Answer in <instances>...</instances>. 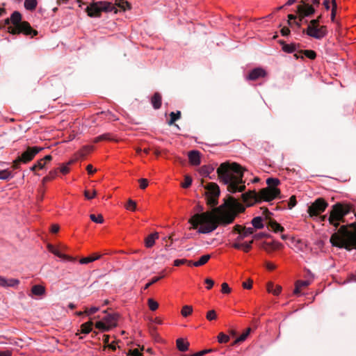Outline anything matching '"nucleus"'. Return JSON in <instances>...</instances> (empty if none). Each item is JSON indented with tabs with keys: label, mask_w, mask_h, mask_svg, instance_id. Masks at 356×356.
<instances>
[{
	"label": "nucleus",
	"mask_w": 356,
	"mask_h": 356,
	"mask_svg": "<svg viewBox=\"0 0 356 356\" xmlns=\"http://www.w3.org/2000/svg\"><path fill=\"white\" fill-rule=\"evenodd\" d=\"M245 211L244 206L234 197L229 196L224 205L211 211L195 213L188 220L191 228L200 234H209L217 229L218 225H227L234 222L238 213Z\"/></svg>",
	"instance_id": "nucleus-1"
},
{
	"label": "nucleus",
	"mask_w": 356,
	"mask_h": 356,
	"mask_svg": "<svg viewBox=\"0 0 356 356\" xmlns=\"http://www.w3.org/2000/svg\"><path fill=\"white\" fill-rule=\"evenodd\" d=\"M243 168L236 163H222L217 169L218 177L221 182L227 186L230 193L242 192L245 189L243 181Z\"/></svg>",
	"instance_id": "nucleus-2"
},
{
	"label": "nucleus",
	"mask_w": 356,
	"mask_h": 356,
	"mask_svg": "<svg viewBox=\"0 0 356 356\" xmlns=\"http://www.w3.org/2000/svg\"><path fill=\"white\" fill-rule=\"evenodd\" d=\"M330 242L333 246L348 251L356 249V222L341 226L332 234Z\"/></svg>",
	"instance_id": "nucleus-3"
},
{
	"label": "nucleus",
	"mask_w": 356,
	"mask_h": 356,
	"mask_svg": "<svg viewBox=\"0 0 356 356\" xmlns=\"http://www.w3.org/2000/svg\"><path fill=\"white\" fill-rule=\"evenodd\" d=\"M22 15L19 11H14L10 18L3 20L2 27L8 26V32L12 35L23 33L31 37L38 35V31L33 29L26 21H22Z\"/></svg>",
	"instance_id": "nucleus-4"
},
{
	"label": "nucleus",
	"mask_w": 356,
	"mask_h": 356,
	"mask_svg": "<svg viewBox=\"0 0 356 356\" xmlns=\"http://www.w3.org/2000/svg\"><path fill=\"white\" fill-rule=\"evenodd\" d=\"M350 204L338 202L332 207L328 218L329 223L334 227V230L339 226L340 222H345L344 217L352 211Z\"/></svg>",
	"instance_id": "nucleus-5"
},
{
	"label": "nucleus",
	"mask_w": 356,
	"mask_h": 356,
	"mask_svg": "<svg viewBox=\"0 0 356 356\" xmlns=\"http://www.w3.org/2000/svg\"><path fill=\"white\" fill-rule=\"evenodd\" d=\"M86 12L90 17H99L102 12H114L117 13L118 10L112 3L108 1H93L86 8Z\"/></svg>",
	"instance_id": "nucleus-6"
},
{
	"label": "nucleus",
	"mask_w": 356,
	"mask_h": 356,
	"mask_svg": "<svg viewBox=\"0 0 356 356\" xmlns=\"http://www.w3.org/2000/svg\"><path fill=\"white\" fill-rule=\"evenodd\" d=\"M268 187L262 188L260 191V197L264 201H271L279 197L280 190L276 186L280 184V181L277 178L270 177L266 180Z\"/></svg>",
	"instance_id": "nucleus-7"
},
{
	"label": "nucleus",
	"mask_w": 356,
	"mask_h": 356,
	"mask_svg": "<svg viewBox=\"0 0 356 356\" xmlns=\"http://www.w3.org/2000/svg\"><path fill=\"white\" fill-rule=\"evenodd\" d=\"M44 148L39 147H28L21 156H18L14 161L13 168L18 169L22 163H27L32 161L35 156L41 152Z\"/></svg>",
	"instance_id": "nucleus-8"
},
{
	"label": "nucleus",
	"mask_w": 356,
	"mask_h": 356,
	"mask_svg": "<svg viewBox=\"0 0 356 356\" xmlns=\"http://www.w3.org/2000/svg\"><path fill=\"white\" fill-rule=\"evenodd\" d=\"M207 203L211 206L218 204V198L220 195V189L218 186L213 182H211L205 187Z\"/></svg>",
	"instance_id": "nucleus-9"
},
{
	"label": "nucleus",
	"mask_w": 356,
	"mask_h": 356,
	"mask_svg": "<svg viewBox=\"0 0 356 356\" xmlns=\"http://www.w3.org/2000/svg\"><path fill=\"white\" fill-rule=\"evenodd\" d=\"M327 205L324 199L318 198L308 207L307 212L311 217L318 216L325 210Z\"/></svg>",
	"instance_id": "nucleus-10"
},
{
	"label": "nucleus",
	"mask_w": 356,
	"mask_h": 356,
	"mask_svg": "<svg viewBox=\"0 0 356 356\" xmlns=\"http://www.w3.org/2000/svg\"><path fill=\"white\" fill-rule=\"evenodd\" d=\"M303 33H306L307 35L315 39L321 40L327 35V31L325 26H308L306 30L303 31Z\"/></svg>",
	"instance_id": "nucleus-11"
},
{
	"label": "nucleus",
	"mask_w": 356,
	"mask_h": 356,
	"mask_svg": "<svg viewBox=\"0 0 356 356\" xmlns=\"http://www.w3.org/2000/svg\"><path fill=\"white\" fill-rule=\"evenodd\" d=\"M243 202L248 206H252L254 202H260V192L257 193L255 191H249L241 195Z\"/></svg>",
	"instance_id": "nucleus-12"
},
{
	"label": "nucleus",
	"mask_w": 356,
	"mask_h": 356,
	"mask_svg": "<svg viewBox=\"0 0 356 356\" xmlns=\"http://www.w3.org/2000/svg\"><path fill=\"white\" fill-rule=\"evenodd\" d=\"M302 5H299L297 8V12L299 14L300 22L305 17H309L315 13L314 8L309 5V3H305L303 1H301Z\"/></svg>",
	"instance_id": "nucleus-13"
},
{
	"label": "nucleus",
	"mask_w": 356,
	"mask_h": 356,
	"mask_svg": "<svg viewBox=\"0 0 356 356\" xmlns=\"http://www.w3.org/2000/svg\"><path fill=\"white\" fill-rule=\"evenodd\" d=\"M104 313L106 314V316H104L102 320L111 329L116 327L119 317L118 314L115 313L108 314L106 310H105Z\"/></svg>",
	"instance_id": "nucleus-14"
},
{
	"label": "nucleus",
	"mask_w": 356,
	"mask_h": 356,
	"mask_svg": "<svg viewBox=\"0 0 356 356\" xmlns=\"http://www.w3.org/2000/svg\"><path fill=\"white\" fill-rule=\"evenodd\" d=\"M47 248L49 252H51V253L61 259H65L69 261H76V258L62 253L58 248H55L53 245L48 244Z\"/></svg>",
	"instance_id": "nucleus-15"
},
{
	"label": "nucleus",
	"mask_w": 356,
	"mask_h": 356,
	"mask_svg": "<svg viewBox=\"0 0 356 356\" xmlns=\"http://www.w3.org/2000/svg\"><path fill=\"white\" fill-rule=\"evenodd\" d=\"M266 75V71L260 67L254 68L248 74L247 79L252 81H255L260 77H264Z\"/></svg>",
	"instance_id": "nucleus-16"
},
{
	"label": "nucleus",
	"mask_w": 356,
	"mask_h": 356,
	"mask_svg": "<svg viewBox=\"0 0 356 356\" xmlns=\"http://www.w3.org/2000/svg\"><path fill=\"white\" fill-rule=\"evenodd\" d=\"M189 162L193 165H199L201 163L200 152L197 150H192L188 152Z\"/></svg>",
	"instance_id": "nucleus-17"
},
{
	"label": "nucleus",
	"mask_w": 356,
	"mask_h": 356,
	"mask_svg": "<svg viewBox=\"0 0 356 356\" xmlns=\"http://www.w3.org/2000/svg\"><path fill=\"white\" fill-rule=\"evenodd\" d=\"M19 284V281L17 279H6L4 277L0 275V286L2 287H15Z\"/></svg>",
	"instance_id": "nucleus-18"
},
{
	"label": "nucleus",
	"mask_w": 356,
	"mask_h": 356,
	"mask_svg": "<svg viewBox=\"0 0 356 356\" xmlns=\"http://www.w3.org/2000/svg\"><path fill=\"white\" fill-rule=\"evenodd\" d=\"M279 43L282 46V50L286 53H293V52L296 51L297 48L300 47V44H296V43H291L289 44H286L283 40H280Z\"/></svg>",
	"instance_id": "nucleus-19"
},
{
	"label": "nucleus",
	"mask_w": 356,
	"mask_h": 356,
	"mask_svg": "<svg viewBox=\"0 0 356 356\" xmlns=\"http://www.w3.org/2000/svg\"><path fill=\"white\" fill-rule=\"evenodd\" d=\"M113 5L115 6L116 10V7H118L122 11L129 10L131 9V3L126 0H115V4Z\"/></svg>",
	"instance_id": "nucleus-20"
},
{
	"label": "nucleus",
	"mask_w": 356,
	"mask_h": 356,
	"mask_svg": "<svg viewBox=\"0 0 356 356\" xmlns=\"http://www.w3.org/2000/svg\"><path fill=\"white\" fill-rule=\"evenodd\" d=\"M254 232V228L245 227L236 240V241H241L248 236L253 234Z\"/></svg>",
	"instance_id": "nucleus-21"
},
{
	"label": "nucleus",
	"mask_w": 356,
	"mask_h": 356,
	"mask_svg": "<svg viewBox=\"0 0 356 356\" xmlns=\"http://www.w3.org/2000/svg\"><path fill=\"white\" fill-rule=\"evenodd\" d=\"M162 97L159 92H155L151 99V103L154 109H159L161 106Z\"/></svg>",
	"instance_id": "nucleus-22"
},
{
	"label": "nucleus",
	"mask_w": 356,
	"mask_h": 356,
	"mask_svg": "<svg viewBox=\"0 0 356 356\" xmlns=\"http://www.w3.org/2000/svg\"><path fill=\"white\" fill-rule=\"evenodd\" d=\"M157 238H159L158 232H154L148 235L145 239V246L147 248H152L155 243V240Z\"/></svg>",
	"instance_id": "nucleus-23"
},
{
	"label": "nucleus",
	"mask_w": 356,
	"mask_h": 356,
	"mask_svg": "<svg viewBox=\"0 0 356 356\" xmlns=\"http://www.w3.org/2000/svg\"><path fill=\"white\" fill-rule=\"evenodd\" d=\"M280 244L279 243H275V242H264L262 244H261V248L264 249L265 251H266L267 252H270L272 251H273L274 250L278 248V246L280 245Z\"/></svg>",
	"instance_id": "nucleus-24"
},
{
	"label": "nucleus",
	"mask_w": 356,
	"mask_h": 356,
	"mask_svg": "<svg viewBox=\"0 0 356 356\" xmlns=\"http://www.w3.org/2000/svg\"><path fill=\"white\" fill-rule=\"evenodd\" d=\"M268 227H270L273 232H282L284 230V228L277 223L275 220L269 218L268 222Z\"/></svg>",
	"instance_id": "nucleus-25"
},
{
	"label": "nucleus",
	"mask_w": 356,
	"mask_h": 356,
	"mask_svg": "<svg viewBox=\"0 0 356 356\" xmlns=\"http://www.w3.org/2000/svg\"><path fill=\"white\" fill-rule=\"evenodd\" d=\"M102 257V254L99 253H94L92 255H90L87 257H83L79 260V263L81 264H86L90 262H92L96 261Z\"/></svg>",
	"instance_id": "nucleus-26"
},
{
	"label": "nucleus",
	"mask_w": 356,
	"mask_h": 356,
	"mask_svg": "<svg viewBox=\"0 0 356 356\" xmlns=\"http://www.w3.org/2000/svg\"><path fill=\"white\" fill-rule=\"evenodd\" d=\"M267 291L269 293H272L275 296H277L282 291V286L280 285H277L275 289H274V284L273 282H268L267 284Z\"/></svg>",
	"instance_id": "nucleus-27"
},
{
	"label": "nucleus",
	"mask_w": 356,
	"mask_h": 356,
	"mask_svg": "<svg viewBox=\"0 0 356 356\" xmlns=\"http://www.w3.org/2000/svg\"><path fill=\"white\" fill-rule=\"evenodd\" d=\"M251 223L253 226L252 228H254V230L256 229H262L264 227V225L263 223V218L260 216H257V217H255L254 218L252 221H251Z\"/></svg>",
	"instance_id": "nucleus-28"
},
{
	"label": "nucleus",
	"mask_w": 356,
	"mask_h": 356,
	"mask_svg": "<svg viewBox=\"0 0 356 356\" xmlns=\"http://www.w3.org/2000/svg\"><path fill=\"white\" fill-rule=\"evenodd\" d=\"M189 346V343L185 341L183 339L180 338L177 340V347L179 350L181 352H185L188 350Z\"/></svg>",
	"instance_id": "nucleus-29"
},
{
	"label": "nucleus",
	"mask_w": 356,
	"mask_h": 356,
	"mask_svg": "<svg viewBox=\"0 0 356 356\" xmlns=\"http://www.w3.org/2000/svg\"><path fill=\"white\" fill-rule=\"evenodd\" d=\"M214 170V167L212 165H204L200 169V173L204 177H208Z\"/></svg>",
	"instance_id": "nucleus-30"
},
{
	"label": "nucleus",
	"mask_w": 356,
	"mask_h": 356,
	"mask_svg": "<svg viewBox=\"0 0 356 356\" xmlns=\"http://www.w3.org/2000/svg\"><path fill=\"white\" fill-rule=\"evenodd\" d=\"M93 325V322L92 321H89L85 323H83L81 325V332L83 334H88L92 331V327Z\"/></svg>",
	"instance_id": "nucleus-31"
},
{
	"label": "nucleus",
	"mask_w": 356,
	"mask_h": 356,
	"mask_svg": "<svg viewBox=\"0 0 356 356\" xmlns=\"http://www.w3.org/2000/svg\"><path fill=\"white\" fill-rule=\"evenodd\" d=\"M31 292L35 296H42L45 293V288L41 285H34L31 289Z\"/></svg>",
	"instance_id": "nucleus-32"
},
{
	"label": "nucleus",
	"mask_w": 356,
	"mask_h": 356,
	"mask_svg": "<svg viewBox=\"0 0 356 356\" xmlns=\"http://www.w3.org/2000/svg\"><path fill=\"white\" fill-rule=\"evenodd\" d=\"M37 1L36 0H25L24 1V8L27 10H34L37 7Z\"/></svg>",
	"instance_id": "nucleus-33"
},
{
	"label": "nucleus",
	"mask_w": 356,
	"mask_h": 356,
	"mask_svg": "<svg viewBox=\"0 0 356 356\" xmlns=\"http://www.w3.org/2000/svg\"><path fill=\"white\" fill-rule=\"evenodd\" d=\"M95 327L102 332H108L111 330V328L102 320L96 322Z\"/></svg>",
	"instance_id": "nucleus-34"
},
{
	"label": "nucleus",
	"mask_w": 356,
	"mask_h": 356,
	"mask_svg": "<svg viewBox=\"0 0 356 356\" xmlns=\"http://www.w3.org/2000/svg\"><path fill=\"white\" fill-rule=\"evenodd\" d=\"M58 169L51 170L49 174L42 179V183L44 184L46 182L54 179L58 175Z\"/></svg>",
	"instance_id": "nucleus-35"
},
{
	"label": "nucleus",
	"mask_w": 356,
	"mask_h": 356,
	"mask_svg": "<svg viewBox=\"0 0 356 356\" xmlns=\"http://www.w3.org/2000/svg\"><path fill=\"white\" fill-rule=\"evenodd\" d=\"M13 177V174L8 170H3L0 171V179L8 181Z\"/></svg>",
	"instance_id": "nucleus-36"
},
{
	"label": "nucleus",
	"mask_w": 356,
	"mask_h": 356,
	"mask_svg": "<svg viewBox=\"0 0 356 356\" xmlns=\"http://www.w3.org/2000/svg\"><path fill=\"white\" fill-rule=\"evenodd\" d=\"M181 112L180 111H177L176 113L175 112H171L170 113V120L168 122V125H172L175 124V122L179 120L180 118H181Z\"/></svg>",
	"instance_id": "nucleus-37"
},
{
	"label": "nucleus",
	"mask_w": 356,
	"mask_h": 356,
	"mask_svg": "<svg viewBox=\"0 0 356 356\" xmlns=\"http://www.w3.org/2000/svg\"><path fill=\"white\" fill-rule=\"evenodd\" d=\"M211 258L210 254H204L197 261H195L193 265L194 266H200L205 264Z\"/></svg>",
	"instance_id": "nucleus-38"
},
{
	"label": "nucleus",
	"mask_w": 356,
	"mask_h": 356,
	"mask_svg": "<svg viewBox=\"0 0 356 356\" xmlns=\"http://www.w3.org/2000/svg\"><path fill=\"white\" fill-rule=\"evenodd\" d=\"M300 54H303L304 56L311 60H314L316 57V53L313 50H300Z\"/></svg>",
	"instance_id": "nucleus-39"
},
{
	"label": "nucleus",
	"mask_w": 356,
	"mask_h": 356,
	"mask_svg": "<svg viewBox=\"0 0 356 356\" xmlns=\"http://www.w3.org/2000/svg\"><path fill=\"white\" fill-rule=\"evenodd\" d=\"M90 218L92 221L96 223L102 224L104 222V218L102 214H99L98 216H95V214H90Z\"/></svg>",
	"instance_id": "nucleus-40"
},
{
	"label": "nucleus",
	"mask_w": 356,
	"mask_h": 356,
	"mask_svg": "<svg viewBox=\"0 0 356 356\" xmlns=\"http://www.w3.org/2000/svg\"><path fill=\"white\" fill-rule=\"evenodd\" d=\"M193 312V307L189 305H185L182 307L181 314L183 316L186 317L189 316Z\"/></svg>",
	"instance_id": "nucleus-41"
},
{
	"label": "nucleus",
	"mask_w": 356,
	"mask_h": 356,
	"mask_svg": "<svg viewBox=\"0 0 356 356\" xmlns=\"http://www.w3.org/2000/svg\"><path fill=\"white\" fill-rule=\"evenodd\" d=\"M251 332V328L248 327L246 330L238 338H236V342H243L244 341L248 336L250 334Z\"/></svg>",
	"instance_id": "nucleus-42"
},
{
	"label": "nucleus",
	"mask_w": 356,
	"mask_h": 356,
	"mask_svg": "<svg viewBox=\"0 0 356 356\" xmlns=\"http://www.w3.org/2000/svg\"><path fill=\"white\" fill-rule=\"evenodd\" d=\"M148 306L152 311H155L159 307V304L152 298H149L147 300Z\"/></svg>",
	"instance_id": "nucleus-43"
},
{
	"label": "nucleus",
	"mask_w": 356,
	"mask_h": 356,
	"mask_svg": "<svg viewBox=\"0 0 356 356\" xmlns=\"http://www.w3.org/2000/svg\"><path fill=\"white\" fill-rule=\"evenodd\" d=\"M192 184V178L189 175H185L184 181L181 183V186L184 188H188Z\"/></svg>",
	"instance_id": "nucleus-44"
},
{
	"label": "nucleus",
	"mask_w": 356,
	"mask_h": 356,
	"mask_svg": "<svg viewBox=\"0 0 356 356\" xmlns=\"http://www.w3.org/2000/svg\"><path fill=\"white\" fill-rule=\"evenodd\" d=\"M229 340V337L223 332H220L218 336V341L219 343H227Z\"/></svg>",
	"instance_id": "nucleus-45"
},
{
	"label": "nucleus",
	"mask_w": 356,
	"mask_h": 356,
	"mask_svg": "<svg viewBox=\"0 0 356 356\" xmlns=\"http://www.w3.org/2000/svg\"><path fill=\"white\" fill-rule=\"evenodd\" d=\"M165 275H163L161 276H159V277H154L151 281L148 283H147L145 286H144V289L146 290L152 284L157 282L158 281H159L161 279H162L163 277H164Z\"/></svg>",
	"instance_id": "nucleus-46"
},
{
	"label": "nucleus",
	"mask_w": 356,
	"mask_h": 356,
	"mask_svg": "<svg viewBox=\"0 0 356 356\" xmlns=\"http://www.w3.org/2000/svg\"><path fill=\"white\" fill-rule=\"evenodd\" d=\"M206 318L208 321H211L217 318V314L215 310H209L206 315Z\"/></svg>",
	"instance_id": "nucleus-47"
},
{
	"label": "nucleus",
	"mask_w": 356,
	"mask_h": 356,
	"mask_svg": "<svg viewBox=\"0 0 356 356\" xmlns=\"http://www.w3.org/2000/svg\"><path fill=\"white\" fill-rule=\"evenodd\" d=\"M124 207L127 209L135 211L136 209V203L134 200L129 199Z\"/></svg>",
	"instance_id": "nucleus-48"
},
{
	"label": "nucleus",
	"mask_w": 356,
	"mask_h": 356,
	"mask_svg": "<svg viewBox=\"0 0 356 356\" xmlns=\"http://www.w3.org/2000/svg\"><path fill=\"white\" fill-rule=\"evenodd\" d=\"M99 310V307H92L90 309L86 308L84 313L88 316H90Z\"/></svg>",
	"instance_id": "nucleus-49"
},
{
	"label": "nucleus",
	"mask_w": 356,
	"mask_h": 356,
	"mask_svg": "<svg viewBox=\"0 0 356 356\" xmlns=\"http://www.w3.org/2000/svg\"><path fill=\"white\" fill-rule=\"evenodd\" d=\"M332 12H331V20L332 22H334L336 13H337V3L335 0H332Z\"/></svg>",
	"instance_id": "nucleus-50"
},
{
	"label": "nucleus",
	"mask_w": 356,
	"mask_h": 356,
	"mask_svg": "<svg viewBox=\"0 0 356 356\" xmlns=\"http://www.w3.org/2000/svg\"><path fill=\"white\" fill-rule=\"evenodd\" d=\"M322 19V15H319L316 19H312L309 22V25L308 26H319V23Z\"/></svg>",
	"instance_id": "nucleus-51"
},
{
	"label": "nucleus",
	"mask_w": 356,
	"mask_h": 356,
	"mask_svg": "<svg viewBox=\"0 0 356 356\" xmlns=\"http://www.w3.org/2000/svg\"><path fill=\"white\" fill-rule=\"evenodd\" d=\"M296 203H297V202H296V196L295 195L291 196V197L289 198V204H288L289 208L290 209H292L293 207L296 206Z\"/></svg>",
	"instance_id": "nucleus-52"
},
{
	"label": "nucleus",
	"mask_w": 356,
	"mask_h": 356,
	"mask_svg": "<svg viewBox=\"0 0 356 356\" xmlns=\"http://www.w3.org/2000/svg\"><path fill=\"white\" fill-rule=\"evenodd\" d=\"M140 183V187L141 189H145L148 186V181L147 179H140L138 180Z\"/></svg>",
	"instance_id": "nucleus-53"
},
{
	"label": "nucleus",
	"mask_w": 356,
	"mask_h": 356,
	"mask_svg": "<svg viewBox=\"0 0 356 356\" xmlns=\"http://www.w3.org/2000/svg\"><path fill=\"white\" fill-rule=\"evenodd\" d=\"M222 289L221 291L223 293H229L231 292V289L229 287L228 284L225 282L222 284Z\"/></svg>",
	"instance_id": "nucleus-54"
},
{
	"label": "nucleus",
	"mask_w": 356,
	"mask_h": 356,
	"mask_svg": "<svg viewBox=\"0 0 356 356\" xmlns=\"http://www.w3.org/2000/svg\"><path fill=\"white\" fill-rule=\"evenodd\" d=\"M269 236H270L268 234H266V233H264V232H260V233L254 234L253 236V239L258 240V239H261L262 238L269 237Z\"/></svg>",
	"instance_id": "nucleus-55"
},
{
	"label": "nucleus",
	"mask_w": 356,
	"mask_h": 356,
	"mask_svg": "<svg viewBox=\"0 0 356 356\" xmlns=\"http://www.w3.org/2000/svg\"><path fill=\"white\" fill-rule=\"evenodd\" d=\"M296 284L300 286V288L306 287L310 284V282L307 280H298L296 282Z\"/></svg>",
	"instance_id": "nucleus-56"
},
{
	"label": "nucleus",
	"mask_w": 356,
	"mask_h": 356,
	"mask_svg": "<svg viewBox=\"0 0 356 356\" xmlns=\"http://www.w3.org/2000/svg\"><path fill=\"white\" fill-rule=\"evenodd\" d=\"M188 262L187 259H175L174 261V266H179L180 265L185 264Z\"/></svg>",
	"instance_id": "nucleus-57"
},
{
	"label": "nucleus",
	"mask_w": 356,
	"mask_h": 356,
	"mask_svg": "<svg viewBox=\"0 0 356 356\" xmlns=\"http://www.w3.org/2000/svg\"><path fill=\"white\" fill-rule=\"evenodd\" d=\"M96 194H97L96 191H93L92 195L90 193V192L88 191H86L84 192L85 197L88 200L93 198L96 195Z\"/></svg>",
	"instance_id": "nucleus-58"
},
{
	"label": "nucleus",
	"mask_w": 356,
	"mask_h": 356,
	"mask_svg": "<svg viewBox=\"0 0 356 356\" xmlns=\"http://www.w3.org/2000/svg\"><path fill=\"white\" fill-rule=\"evenodd\" d=\"M100 114L101 115H105V116L106 118H108V119L110 120H117V118H115L114 117V115L111 113H110L108 111V112H102Z\"/></svg>",
	"instance_id": "nucleus-59"
},
{
	"label": "nucleus",
	"mask_w": 356,
	"mask_h": 356,
	"mask_svg": "<svg viewBox=\"0 0 356 356\" xmlns=\"http://www.w3.org/2000/svg\"><path fill=\"white\" fill-rule=\"evenodd\" d=\"M205 283L207 284V289H211L214 284L213 280H211V278H207L205 280Z\"/></svg>",
	"instance_id": "nucleus-60"
},
{
	"label": "nucleus",
	"mask_w": 356,
	"mask_h": 356,
	"mask_svg": "<svg viewBox=\"0 0 356 356\" xmlns=\"http://www.w3.org/2000/svg\"><path fill=\"white\" fill-rule=\"evenodd\" d=\"M244 227H245L244 226H242V225H236L233 227V231L234 232H237L238 234V235H239L240 232H242V230L244 229Z\"/></svg>",
	"instance_id": "nucleus-61"
},
{
	"label": "nucleus",
	"mask_w": 356,
	"mask_h": 356,
	"mask_svg": "<svg viewBox=\"0 0 356 356\" xmlns=\"http://www.w3.org/2000/svg\"><path fill=\"white\" fill-rule=\"evenodd\" d=\"M280 32L283 36H288L291 33L290 29L286 26L282 28Z\"/></svg>",
	"instance_id": "nucleus-62"
},
{
	"label": "nucleus",
	"mask_w": 356,
	"mask_h": 356,
	"mask_svg": "<svg viewBox=\"0 0 356 356\" xmlns=\"http://www.w3.org/2000/svg\"><path fill=\"white\" fill-rule=\"evenodd\" d=\"M60 172L63 173V175H66L69 172L70 168H68L67 165H63L60 168Z\"/></svg>",
	"instance_id": "nucleus-63"
},
{
	"label": "nucleus",
	"mask_w": 356,
	"mask_h": 356,
	"mask_svg": "<svg viewBox=\"0 0 356 356\" xmlns=\"http://www.w3.org/2000/svg\"><path fill=\"white\" fill-rule=\"evenodd\" d=\"M0 356H12V350H6L0 351Z\"/></svg>",
	"instance_id": "nucleus-64"
}]
</instances>
